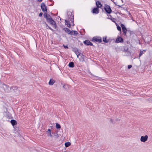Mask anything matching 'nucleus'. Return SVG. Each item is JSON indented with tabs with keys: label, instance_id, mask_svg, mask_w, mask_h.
<instances>
[{
	"label": "nucleus",
	"instance_id": "obj_1",
	"mask_svg": "<svg viewBox=\"0 0 152 152\" xmlns=\"http://www.w3.org/2000/svg\"><path fill=\"white\" fill-rule=\"evenodd\" d=\"M41 9L43 12H44L43 16L46 19L47 22L50 23L55 29H57V26L56 22L51 17L50 14L48 13V8L44 2L41 4Z\"/></svg>",
	"mask_w": 152,
	"mask_h": 152
},
{
	"label": "nucleus",
	"instance_id": "obj_2",
	"mask_svg": "<svg viewBox=\"0 0 152 152\" xmlns=\"http://www.w3.org/2000/svg\"><path fill=\"white\" fill-rule=\"evenodd\" d=\"M10 123L12 125L14 129V130L16 132H18L20 131V127L19 126L17 122L15 120L12 119L10 121Z\"/></svg>",
	"mask_w": 152,
	"mask_h": 152
},
{
	"label": "nucleus",
	"instance_id": "obj_3",
	"mask_svg": "<svg viewBox=\"0 0 152 152\" xmlns=\"http://www.w3.org/2000/svg\"><path fill=\"white\" fill-rule=\"evenodd\" d=\"M91 40L93 42L95 43L97 42L99 43H101L102 42L101 37L98 36H96L93 37Z\"/></svg>",
	"mask_w": 152,
	"mask_h": 152
},
{
	"label": "nucleus",
	"instance_id": "obj_4",
	"mask_svg": "<svg viewBox=\"0 0 152 152\" xmlns=\"http://www.w3.org/2000/svg\"><path fill=\"white\" fill-rule=\"evenodd\" d=\"M104 6H105L104 7V9L105 11L106 14L107 15L110 14L112 12V11L111 8L110 7L106 4H105Z\"/></svg>",
	"mask_w": 152,
	"mask_h": 152
},
{
	"label": "nucleus",
	"instance_id": "obj_5",
	"mask_svg": "<svg viewBox=\"0 0 152 152\" xmlns=\"http://www.w3.org/2000/svg\"><path fill=\"white\" fill-rule=\"evenodd\" d=\"M124 42V39L121 37L118 36L116 38L115 42L116 43H123Z\"/></svg>",
	"mask_w": 152,
	"mask_h": 152
},
{
	"label": "nucleus",
	"instance_id": "obj_6",
	"mask_svg": "<svg viewBox=\"0 0 152 152\" xmlns=\"http://www.w3.org/2000/svg\"><path fill=\"white\" fill-rule=\"evenodd\" d=\"M99 12V8L96 7L93 8L91 11V12L94 14H98Z\"/></svg>",
	"mask_w": 152,
	"mask_h": 152
},
{
	"label": "nucleus",
	"instance_id": "obj_7",
	"mask_svg": "<svg viewBox=\"0 0 152 152\" xmlns=\"http://www.w3.org/2000/svg\"><path fill=\"white\" fill-rule=\"evenodd\" d=\"M83 43L86 46H94L93 43L88 39H86L83 41Z\"/></svg>",
	"mask_w": 152,
	"mask_h": 152
},
{
	"label": "nucleus",
	"instance_id": "obj_8",
	"mask_svg": "<svg viewBox=\"0 0 152 152\" xmlns=\"http://www.w3.org/2000/svg\"><path fill=\"white\" fill-rule=\"evenodd\" d=\"M148 136L147 135H145V136H141L140 140L142 142H145L148 140Z\"/></svg>",
	"mask_w": 152,
	"mask_h": 152
},
{
	"label": "nucleus",
	"instance_id": "obj_9",
	"mask_svg": "<svg viewBox=\"0 0 152 152\" xmlns=\"http://www.w3.org/2000/svg\"><path fill=\"white\" fill-rule=\"evenodd\" d=\"M96 7L98 8H101L102 7V4L99 1H97L96 2Z\"/></svg>",
	"mask_w": 152,
	"mask_h": 152
},
{
	"label": "nucleus",
	"instance_id": "obj_10",
	"mask_svg": "<svg viewBox=\"0 0 152 152\" xmlns=\"http://www.w3.org/2000/svg\"><path fill=\"white\" fill-rule=\"evenodd\" d=\"M65 25H67V27L69 28L71 27V24L69 21L68 19L65 20Z\"/></svg>",
	"mask_w": 152,
	"mask_h": 152
},
{
	"label": "nucleus",
	"instance_id": "obj_11",
	"mask_svg": "<svg viewBox=\"0 0 152 152\" xmlns=\"http://www.w3.org/2000/svg\"><path fill=\"white\" fill-rule=\"evenodd\" d=\"M107 36H106L102 37V41L105 43H108L109 41V39H107Z\"/></svg>",
	"mask_w": 152,
	"mask_h": 152
},
{
	"label": "nucleus",
	"instance_id": "obj_12",
	"mask_svg": "<svg viewBox=\"0 0 152 152\" xmlns=\"http://www.w3.org/2000/svg\"><path fill=\"white\" fill-rule=\"evenodd\" d=\"M86 57V56L83 55V53H81V55L80 56V57L79 58L80 61L81 62L85 61V58Z\"/></svg>",
	"mask_w": 152,
	"mask_h": 152
},
{
	"label": "nucleus",
	"instance_id": "obj_13",
	"mask_svg": "<svg viewBox=\"0 0 152 152\" xmlns=\"http://www.w3.org/2000/svg\"><path fill=\"white\" fill-rule=\"evenodd\" d=\"M46 132L47 133V135L48 137H52L51 129H48Z\"/></svg>",
	"mask_w": 152,
	"mask_h": 152
},
{
	"label": "nucleus",
	"instance_id": "obj_14",
	"mask_svg": "<svg viewBox=\"0 0 152 152\" xmlns=\"http://www.w3.org/2000/svg\"><path fill=\"white\" fill-rule=\"evenodd\" d=\"M55 80H53L52 78H51L49 82V85L50 86H52L55 83Z\"/></svg>",
	"mask_w": 152,
	"mask_h": 152
},
{
	"label": "nucleus",
	"instance_id": "obj_15",
	"mask_svg": "<svg viewBox=\"0 0 152 152\" xmlns=\"http://www.w3.org/2000/svg\"><path fill=\"white\" fill-rule=\"evenodd\" d=\"M43 23H44L46 27L47 28V29L49 28L53 32H54L55 31L54 30H53L51 27L48 26V24L45 22L44 21Z\"/></svg>",
	"mask_w": 152,
	"mask_h": 152
},
{
	"label": "nucleus",
	"instance_id": "obj_16",
	"mask_svg": "<svg viewBox=\"0 0 152 152\" xmlns=\"http://www.w3.org/2000/svg\"><path fill=\"white\" fill-rule=\"evenodd\" d=\"M63 30L65 31V32L67 33L68 34H69V33H70V30L67 28L65 27L63 28Z\"/></svg>",
	"mask_w": 152,
	"mask_h": 152
},
{
	"label": "nucleus",
	"instance_id": "obj_17",
	"mask_svg": "<svg viewBox=\"0 0 152 152\" xmlns=\"http://www.w3.org/2000/svg\"><path fill=\"white\" fill-rule=\"evenodd\" d=\"M4 117L7 118L8 119L10 118V116L9 115V113L7 112H4Z\"/></svg>",
	"mask_w": 152,
	"mask_h": 152
},
{
	"label": "nucleus",
	"instance_id": "obj_18",
	"mask_svg": "<svg viewBox=\"0 0 152 152\" xmlns=\"http://www.w3.org/2000/svg\"><path fill=\"white\" fill-rule=\"evenodd\" d=\"M127 32L129 33V36L131 37L132 35L134 34V32L133 31H132L129 29H128Z\"/></svg>",
	"mask_w": 152,
	"mask_h": 152
},
{
	"label": "nucleus",
	"instance_id": "obj_19",
	"mask_svg": "<svg viewBox=\"0 0 152 152\" xmlns=\"http://www.w3.org/2000/svg\"><path fill=\"white\" fill-rule=\"evenodd\" d=\"M120 26L122 28V31H123L124 30H128V29H127L124 24L122 23H121Z\"/></svg>",
	"mask_w": 152,
	"mask_h": 152
},
{
	"label": "nucleus",
	"instance_id": "obj_20",
	"mask_svg": "<svg viewBox=\"0 0 152 152\" xmlns=\"http://www.w3.org/2000/svg\"><path fill=\"white\" fill-rule=\"evenodd\" d=\"M0 135H1L4 138H5L6 139H7L9 138V135L5 133H4L3 134H2V135L0 134Z\"/></svg>",
	"mask_w": 152,
	"mask_h": 152
},
{
	"label": "nucleus",
	"instance_id": "obj_21",
	"mask_svg": "<svg viewBox=\"0 0 152 152\" xmlns=\"http://www.w3.org/2000/svg\"><path fill=\"white\" fill-rule=\"evenodd\" d=\"M146 51V50H140V51L139 57H140L144 54Z\"/></svg>",
	"mask_w": 152,
	"mask_h": 152
},
{
	"label": "nucleus",
	"instance_id": "obj_22",
	"mask_svg": "<svg viewBox=\"0 0 152 152\" xmlns=\"http://www.w3.org/2000/svg\"><path fill=\"white\" fill-rule=\"evenodd\" d=\"M70 68H73L75 66L74 63L72 62H70L68 64Z\"/></svg>",
	"mask_w": 152,
	"mask_h": 152
},
{
	"label": "nucleus",
	"instance_id": "obj_23",
	"mask_svg": "<svg viewBox=\"0 0 152 152\" xmlns=\"http://www.w3.org/2000/svg\"><path fill=\"white\" fill-rule=\"evenodd\" d=\"M80 34L82 35H84L85 33H86V31H85V29L83 28H82L81 29V30H80Z\"/></svg>",
	"mask_w": 152,
	"mask_h": 152
},
{
	"label": "nucleus",
	"instance_id": "obj_24",
	"mask_svg": "<svg viewBox=\"0 0 152 152\" xmlns=\"http://www.w3.org/2000/svg\"><path fill=\"white\" fill-rule=\"evenodd\" d=\"M67 15L68 17V19L69 20V19H70L72 17H71V15H74L73 14H72V12H68L67 13Z\"/></svg>",
	"mask_w": 152,
	"mask_h": 152
},
{
	"label": "nucleus",
	"instance_id": "obj_25",
	"mask_svg": "<svg viewBox=\"0 0 152 152\" xmlns=\"http://www.w3.org/2000/svg\"><path fill=\"white\" fill-rule=\"evenodd\" d=\"M56 127L57 129L60 130L61 127L60 125L59 124L56 123Z\"/></svg>",
	"mask_w": 152,
	"mask_h": 152
},
{
	"label": "nucleus",
	"instance_id": "obj_26",
	"mask_svg": "<svg viewBox=\"0 0 152 152\" xmlns=\"http://www.w3.org/2000/svg\"><path fill=\"white\" fill-rule=\"evenodd\" d=\"M72 51L74 52L75 53H78V52H79L78 49L76 47L73 48Z\"/></svg>",
	"mask_w": 152,
	"mask_h": 152
},
{
	"label": "nucleus",
	"instance_id": "obj_27",
	"mask_svg": "<svg viewBox=\"0 0 152 152\" xmlns=\"http://www.w3.org/2000/svg\"><path fill=\"white\" fill-rule=\"evenodd\" d=\"M71 143L69 142H67L65 143V145L66 148H67L71 145Z\"/></svg>",
	"mask_w": 152,
	"mask_h": 152
},
{
	"label": "nucleus",
	"instance_id": "obj_28",
	"mask_svg": "<svg viewBox=\"0 0 152 152\" xmlns=\"http://www.w3.org/2000/svg\"><path fill=\"white\" fill-rule=\"evenodd\" d=\"M18 87L16 86H12L10 87V90L12 91V90H17Z\"/></svg>",
	"mask_w": 152,
	"mask_h": 152
},
{
	"label": "nucleus",
	"instance_id": "obj_29",
	"mask_svg": "<svg viewBox=\"0 0 152 152\" xmlns=\"http://www.w3.org/2000/svg\"><path fill=\"white\" fill-rule=\"evenodd\" d=\"M116 25L117 26V30L118 31H119L120 32H121V26H120L117 23H116Z\"/></svg>",
	"mask_w": 152,
	"mask_h": 152
},
{
	"label": "nucleus",
	"instance_id": "obj_30",
	"mask_svg": "<svg viewBox=\"0 0 152 152\" xmlns=\"http://www.w3.org/2000/svg\"><path fill=\"white\" fill-rule=\"evenodd\" d=\"M127 31L128 30L122 31V32H123V35L124 36H126V37H127Z\"/></svg>",
	"mask_w": 152,
	"mask_h": 152
},
{
	"label": "nucleus",
	"instance_id": "obj_31",
	"mask_svg": "<svg viewBox=\"0 0 152 152\" xmlns=\"http://www.w3.org/2000/svg\"><path fill=\"white\" fill-rule=\"evenodd\" d=\"M107 19H110L112 22L115 23V18H110L109 17H108Z\"/></svg>",
	"mask_w": 152,
	"mask_h": 152
},
{
	"label": "nucleus",
	"instance_id": "obj_32",
	"mask_svg": "<svg viewBox=\"0 0 152 152\" xmlns=\"http://www.w3.org/2000/svg\"><path fill=\"white\" fill-rule=\"evenodd\" d=\"M73 32V35H74L75 36H77L78 34V32H77L75 30H74V31Z\"/></svg>",
	"mask_w": 152,
	"mask_h": 152
},
{
	"label": "nucleus",
	"instance_id": "obj_33",
	"mask_svg": "<svg viewBox=\"0 0 152 152\" xmlns=\"http://www.w3.org/2000/svg\"><path fill=\"white\" fill-rule=\"evenodd\" d=\"M71 17H72V18L69 19V20L71 21V23H73L74 22V15H71Z\"/></svg>",
	"mask_w": 152,
	"mask_h": 152
},
{
	"label": "nucleus",
	"instance_id": "obj_34",
	"mask_svg": "<svg viewBox=\"0 0 152 152\" xmlns=\"http://www.w3.org/2000/svg\"><path fill=\"white\" fill-rule=\"evenodd\" d=\"M68 86L67 85H64L63 86V88L65 89V90H66L67 89V87Z\"/></svg>",
	"mask_w": 152,
	"mask_h": 152
},
{
	"label": "nucleus",
	"instance_id": "obj_35",
	"mask_svg": "<svg viewBox=\"0 0 152 152\" xmlns=\"http://www.w3.org/2000/svg\"><path fill=\"white\" fill-rule=\"evenodd\" d=\"M75 54L76 55L77 57H78L80 55H81V53L79 52H78V53H77Z\"/></svg>",
	"mask_w": 152,
	"mask_h": 152
},
{
	"label": "nucleus",
	"instance_id": "obj_36",
	"mask_svg": "<svg viewBox=\"0 0 152 152\" xmlns=\"http://www.w3.org/2000/svg\"><path fill=\"white\" fill-rule=\"evenodd\" d=\"M63 46L64 48L65 49H67L68 48L67 45H65L63 44Z\"/></svg>",
	"mask_w": 152,
	"mask_h": 152
},
{
	"label": "nucleus",
	"instance_id": "obj_37",
	"mask_svg": "<svg viewBox=\"0 0 152 152\" xmlns=\"http://www.w3.org/2000/svg\"><path fill=\"white\" fill-rule=\"evenodd\" d=\"M128 48L127 47L126 48H124V51L125 52H128Z\"/></svg>",
	"mask_w": 152,
	"mask_h": 152
},
{
	"label": "nucleus",
	"instance_id": "obj_38",
	"mask_svg": "<svg viewBox=\"0 0 152 152\" xmlns=\"http://www.w3.org/2000/svg\"><path fill=\"white\" fill-rule=\"evenodd\" d=\"M136 42L137 43H138L139 45H141V43L140 42V41L139 40H136Z\"/></svg>",
	"mask_w": 152,
	"mask_h": 152
},
{
	"label": "nucleus",
	"instance_id": "obj_39",
	"mask_svg": "<svg viewBox=\"0 0 152 152\" xmlns=\"http://www.w3.org/2000/svg\"><path fill=\"white\" fill-rule=\"evenodd\" d=\"M132 67V65H129L127 66L128 69H130Z\"/></svg>",
	"mask_w": 152,
	"mask_h": 152
},
{
	"label": "nucleus",
	"instance_id": "obj_40",
	"mask_svg": "<svg viewBox=\"0 0 152 152\" xmlns=\"http://www.w3.org/2000/svg\"><path fill=\"white\" fill-rule=\"evenodd\" d=\"M58 133V131H56L55 132H52V134H53V135H56Z\"/></svg>",
	"mask_w": 152,
	"mask_h": 152
},
{
	"label": "nucleus",
	"instance_id": "obj_41",
	"mask_svg": "<svg viewBox=\"0 0 152 152\" xmlns=\"http://www.w3.org/2000/svg\"><path fill=\"white\" fill-rule=\"evenodd\" d=\"M73 31H74V30H72L70 31V33H69V35H72L73 34Z\"/></svg>",
	"mask_w": 152,
	"mask_h": 152
},
{
	"label": "nucleus",
	"instance_id": "obj_42",
	"mask_svg": "<svg viewBox=\"0 0 152 152\" xmlns=\"http://www.w3.org/2000/svg\"><path fill=\"white\" fill-rule=\"evenodd\" d=\"M42 15H43V13H42V12H40V13L39 14V17H42Z\"/></svg>",
	"mask_w": 152,
	"mask_h": 152
},
{
	"label": "nucleus",
	"instance_id": "obj_43",
	"mask_svg": "<svg viewBox=\"0 0 152 152\" xmlns=\"http://www.w3.org/2000/svg\"><path fill=\"white\" fill-rule=\"evenodd\" d=\"M148 101L149 102H152V98H149L148 99Z\"/></svg>",
	"mask_w": 152,
	"mask_h": 152
},
{
	"label": "nucleus",
	"instance_id": "obj_44",
	"mask_svg": "<svg viewBox=\"0 0 152 152\" xmlns=\"http://www.w3.org/2000/svg\"><path fill=\"white\" fill-rule=\"evenodd\" d=\"M121 8L122 9L124 10H126V11H127V12H128V10H127V9H125L124 7H122Z\"/></svg>",
	"mask_w": 152,
	"mask_h": 152
},
{
	"label": "nucleus",
	"instance_id": "obj_45",
	"mask_svg": "<svg viewBox=\"0 0 152 152\" xmlns=\"http://www.w3.org/2000/svg\"><path fill=\"white\" fill-rule=\"evenodd\" d=\"M118 14L121 15H124V14L122 13L121 12H117Z\"/></svg>",
	"mask_w": 152,
	"mask_h": 152
},
{
	"label": "nucleus",
	"instance_id": "obj_46",
	"mask_svg": "<svg viewBox=\"0 0 152 152\" xmlns=\"http://www.w3.org/2000/svg\"><path fill=\"white\" fill-rule=\"evenodd\" d=\"M55 136L57 138H58L59 137L58 134L57 133L56 135H55Z\"/></svg>",
	"mask_w": 152,
	"mask_h": 152
},
{
	"label": "nucleus",
	"instance_id": "obj_47",
	"mask_svg": "<svg viewBox=\"0 0 152 152\" xmlns=\"http://www.w3.org/2000/svg\"><path fill=\"white\" fill-rule=\"evenodd\" d=\"M110 121L111 122V123H113V120L112 119L110 118Z\"/></svg>",
	"mask_w": 152,
	"mask_h": 152
},
{
	"label": "nucleus",
	"instance_id": "obj_48",
	"mask_svg": "<svg viewBox=\"0 0 152 152\" xmlns=\"http://www.w3.org/2000/svg\"><path fill=\"white\" fill-rule=\"evenodd\" d=\"M108 17H109L110 18H112V16L111 15H110V14H109V15H108Z\"/></svg>",
	"mask_w": 152,
	"mask_h": 152
},
{
	"label": "nucleus",
	"instance_id": "obj_49",
	"mask_svg": "<svg viewBox=\"0 0 152 152\" xmlns=\"http://www.w3.org/2000/svg\"><path fill=\"white\" fill-rule=\"evenodd\" d=\"M117 6H118V8H120V7L121 8V7H122V6H121V5H117Z\"/></svg>",
	"mask_w": 152,
	"mask_h": 152
},
{
	"label": "nucleus",
	"instance_id": "obj_50",
	"mask_svg": "<svg viewBox=\"0 0 152 152\" xmlns=\"http://www.w3.org/2000/svg\"><path fill=\"white\" fill-rule=\"evenodd\" d=\"M49 0L50 2H51L52 3H54V2L53 0Z\"/></svg>",
	"mask_w": 152,
	"mask_h": 152
},
{
	"label": "nucleus",
	"instance_id": "obj_51",
	"mask_svg": "<svg viewBox=\"0 0 152 152\" xmlns=\"http://www.w3.org/2000/svg\"><path fill=\"white\" fill-rule=\"evenodd\" d=\"M42 0H37V1L39 2H41L42 1Z\"/></svg>",
	"mask_w": 152,
	"mask_h": 152
},
{
	"label": "nucleus",
	"instance_id": "obj_52",
	"mask_svg": "<svg viewBox=\"0 0 152 152\" xmlns=\"http://www.w3.org/2000/svg\"><path fill=\"white\" fill-rule=\"evenodd\" d=\"M127 12H128L129 15L130 16H132V15H131V14L128 11Z\"/></svg>",
	"mask_w": 152,
	"mask_h": 152
},
{
	"label": "nucleus",
	"instance_id": "obj_53",
	"mask_svg": "<svg viewBox=\"0 0 152 152\" xmlns=\"http://www.w3.org/2000/svg\"><path fill=\"white\" fill-rule=\"evenodd\" d=\"M113 2L114 4H115V5H116V6L118 5V4L115 2L113 1Z\"/></svg>",
	"mask_w": 152,
	"mask_h": 152
},
{
	"label": "nucleus",
	"instance_id": "obj_54",
	"mask_svg": "<svg viewBox=\"0 0 152 152\" xmlns=\"http://www.w3.org/2000/svg\"><path fill=\"white\" fill-rule=\"evenodd\" d=\"M131 19L132 20V21H135V20H134L133 19V18L132 17H131Z\"/></svg>",
	"mask_w": 152,
	"mask_h": 152
},
{
	"label": "nucleus",
	"instance_id": "obj_55",
	"mask_svg": "<svg viewBox=\"0 0 152 152\" xmlns=\"http://www.w3.org/2000/svg\"><path fill=\"white\" fill-rule=\"evenodd\" d=\"M10 118H11L12 119L13 118V117L12 116V115H11L10 114Z\"/></svg>",
	"mask_w": 152,
	"mask_h": 152
},
{
	"label": "nucleus",
	"instance_id": "obj_56",
	"mask_svg": "<svg viewBox=\"0 0 152 152\" xmlns=\"http://www.w3.org/2000/svg\"><path fill=\"white\" fill-rule=\"evenodd\" d=\"M54 4V3H52V4H50V6H53V5Z\"/></svg>",
	"mask_w": 152,
	"mask_h": 152
},
{
	"label": "nucleus",
	"instance_id": "obj_57",
	"mask_svg": "<svg viewBox=\"0 0 152 152\" xmlns=\"http://www.w3.org/2000/svg\"><path fill=\"white\" fill-rule=\"evenodd\" d=\"M54 4V3H52V4H50V6H53V5Z\"/></svg>",
	"mask_w": 152,
	"mask_h": 152
},
{
	"label": "nucleus",
	"instance_id": "obj_58",
	"mask_svg": "<svg viewBox=\"0 0 152 152\" xmlns=\"http://www.w3.org/2000/svg\"><path fill=\"white\" fill-rule=\"evenodd\" d=\"M54 4V3H52V4H50V6H53V5Z\"/></svg>",
	"mask_w": 152,
	"mask_h": 152
},
{
	"label": "nucleus",
	"instance_id": "obj_59",
	"mask_svg": "<svg viewBox=\"0 0 152 152\" xmlns=\"http://www.w3.org/2000/svg\"><path fill=\"white\" fill-rule=\"evenodd\" d=\"M112 12H113V13H115V14H117V13H117V12H113V11H112Z\"/></svg>",
	"mask_w": 152,
	"mask_h": 152
},
{
	"label": "nucleus",
	"instance_id": "obj_60",
	"mask_svg": "<svg viewBox=\"0 0 152 152\" xmlns=\"http://www.w3.org/2000/svg\"><path fill=\"white\" fill-rule=\"evenodd\" d=\"M72 23V26H74L75 25V24H74V22L73 23Z\"/></svg>",
	"mask_w": 152,
	"mask_h": 152
},
{
	"label": "nucleus",
	"instance_id": "obj_61",
	"mask_svg": "<svg viewBox=\"0 0 152 152\" xmlns=\"http://www.w3.org/2000/svg\"><path fill=\"white\" fill-rule=\"evenodd\" d=\"M54 34H56V35H58V34L57 33H56V32H55L54 33Z\"/></svg>",
	"mask_w": 152,
	"mask_h": 152
},
{
	"label": "nucleus",
	"instance_id": "obj_62",
	"mask_svg": "<svg viewBox=\"0 0 152 152\" xmlns=\"http://www.w3.org/2000/svg\"><path fill=\"white\" fill-rule=\"evenodd\" d=\"M80 45H81V46L83 45V43H80Z\"/></svg>",
	"mask_w": 152,
	"mask_h": 152
},
{
	"label": "nucleus",
	"instance_id": "obj_63",
	"mask_svg": "<svg viewBox=\"0 0 152 152\" xmlns=\"http://www.w3.org/2000/svg\"><path fill=\"white\" fill-rule=\"evenodd\" d=\"M143 42H145V39H143Z\"/></svg>",
	"mask_w": 152,
	"mask_h": 152
},
{
	"label": "nucleus",
	"instance_id": "obj_64",
	"mask_svg": "<svg viewBox=\"0 0 152 152\" xmlns=\"http://www.w3.org/2000/svg\"><path fill=\"white\" fill-rule=\"evenodd\" d=\"M50 127H51V129H52L53 127V126H50Z\"/></svg>",
	"mask_w": 152,
	"mask_h": 152
}]
</instances>
